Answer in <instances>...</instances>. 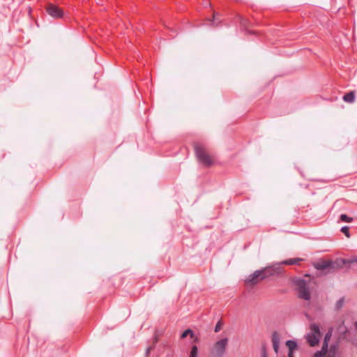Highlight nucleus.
I'll return each instance as SVG.
<instances>
[{
	"instance_id": "f03ea898",
	"label": "nucleus",
	"mask_w": 357,
	"mask_h": 357,
	"mask_svg": "<svg viewBox=\"0 0 357 357\" xmlns=\"http://www.w3.org/2000/svg\"><path fill=\"white\" fill-rule=\"evenodd\" d=\"M195 152L198 161L203 165L205 167H211L213 165V160L201 145H195Z\"/></svg>"
},
{
	"instance_id": "393cba45",
	"label": "nucleus",
	"mask_w": 357,
	"mask_h": 357,
	"mask_svg": "<svg viewBox=\"0 0 357 357\" xmlns=\"http://www.w3.org/2000/svg\"><path fill=\"white\" fill-rule=\"evenodd\" d=\"M151 350V347H148L146 351V356H148Z\"/></svg>"
},
{
	"instance_id": "20e7f679",
	"label": "nucleus",
	"mask_w": 357,
	"mask_h": 357,
	"mask_svg": "<svg viewBox=\"0 0 357 357\" xmlns=\"http://www.w3.org/2000/svg\"><path fill=\"white\" fill-rule=\"evenodd\" d=\"M229 340L227 337L217 341L211 349V354L214 357H223L226 352Z\"/></svg>"
},
{
	"instance_id": "412c9836",
	"label": "nucleus",
	"mask_w": 357,
	"mask_h": 357,
	"mask_svg": "<svg viewBox=\"0 0 357 357\" xmlns=\"http://www.w3.org/2000/svg\"><path fill=\"white\" fill-rule=\"evenodd\" d=\"M261 357H268L266 346L264 344L261 347Z\"/></svg>"
},
{
	"instance_id": "5701e85b",
	"label": "nucleus",
	"mask_w": 357,
	"mask_h": 357,
	"mask_svg": "<svg viewBox=\"0 0 357 357\" xmlns=\"http://www.w3.org/2000/svg\"><path fill=\"white\" fill-rule=\"evenodd\" d=\"M354 259H357L356 257H354ZM345 264H350L353 269L357 270V262L354 261V262L351 263L350 261H347V263Z\"/></svg>"
},
{
	"instance_id": "a878e982",
	"label": "nucleus",
	"mask_w": 357,
	"mask_h": 357,
	"mask_svg": "<svg viewBox=\"0 0 357 357\" xmlns=\"http://www.w3.org/2000/svg\"><path fill=\"white\" fill-rule=\"evenodd\" d=\"M354 327H355V329L357 331V321L354 322Z\"/></svg>"
},
{
	"instance_id": "4468645a",
	"label": "nucleus",
	"mask_w": 357,
	"mask_h": 357,
	"mask_svg": "<svg viewBox=\"0 0 357 357\" xmlns=\"http://www.w3.org/2000/svg\"><path fill=\"white\" fill-rule=\"evenodd\" d=\"M340 220L344 222H351L353 221V218L349 217L346 214H341L340 216Z\"/></svg>"
},
{
	"instance_id": "a211bd4d",
	"label": "nucleus",
	"mask_w": 357,
	"mask_h": 357,
	"mask_svg": "<svg viewBox=\"0 0 357 357\" xmlns=\"http://www.w3.org/2000/svg\"><path fill=\"white\" fill-rule=\"evenodd\" d=\"M332 336V329L328 330V331L325 334L324 342H329V340Z\"/></svg>"
},
{
	"instance_id": "4be33fe9",
	"label": "nucleus",
	"mask_w": 357,
	"mask_h": 357,
	"mask_svg": "<svg viewBox=\"0 0 357 357\" xmlns=\"http://www.w3.org/2000/svg\"><path fill=\"white\" fill-rule=\"evenodd\" d=\"M328 342H323V344H322V347H321V350L322 351H325V354H326L327 351H328Z\"/></svg>"
},
{
	"instance_id": "aec40b11",
	"label": "nucleus",
	"mask_w": 357,
	"mask_h": 357,
	"mask_svg": "<svg viewBox=\"0 0 357 357\" xmlns=\"http://www.w3.org/2000/svg\"><path fill=\"white\" fill-rule=\"evenodd\" d=\"M326 355L325 351H322L321 350L317 351L314 354L313 357H324Z\"/></svg>"
},
{
	"instance_id": "b1692460",
	"label": "nucleus",
	"mask_w": 357,
	"mask_h": 357,
	"mask_svg": "<svg viewBox=\"0 0 357 357\" xmlns=\"http://www.w3.org/2000/svg\"><path fill=\"white\" fill-rule=\"evenodd\" d=\"M288 357H294V351H289Z\"/></svg>"
},
{
	"instance_id": "f257e3e1",
	"label": "nucleus",
	"mask_w": 357,
	"mask_h": 357,
	"mask_svg": "<svg viewBox=\"0 0 357 357\" xmlns=\"http://www.w3.org/2000/svg\"><path fill=\"white\" fill-rule=\"evenodd\" d=\"M281 273L282 268L280 264H275L255 271L245 279V282L247 284L255 285L270 276L278 275Z\"/></svg>"
},
{
	"instance_id": "6e6552de",
	"label": "nucleus",
	"mask_w": 357,
	"mask_h": 357,
	"mask_svg": "<svg viewBox=\"0 0 357 357\" xmlns=\"http://www.w3.org/2000/svg\"><path fill=\"white\" fill-rule=\"evenodd\" d=\"M237 19L240 25L241 26L242 28L245 29V31H248L250 33H254V32L248 31V28L250 22L246 18L243 17L241 15H238Z\"/></svg>"
},
{
	"instance_id": "9b49d317",
	"label": "nucleus",
	"mask_w": 357,
	"mask_h": 357,
	"mask_svg": "<svg viewBox=\"0 0 357 357\" xmlns=\"http://www.w3.org/2000/svg\"><path fill=\"white\" fill-rule=\"evenodd\" d=\"M342 98L345 102L351 103L355 100V92L349 91V93L344 94Z\"/></svg>"
},
{
	"instance_id": "cd10ccee",
	"label": "nucleus",
	"mask_w": 357,
	"mask_h": 357,
	"mask_svg": "<svg viewBox=\"0 0 357 357\" xmlns=\"http://www.w3.org/2000/svg\"><path fill=\"white\" fill-rule=\"evenodd\" d=\"M327 357H334V356H328Z\"/></svg>"
},
{
	"instance_id": "7ed1b4c3",
	"label": "nucleus",
	"mask_w": 357,
	"mask_h": 357,
	"mask_svg": "<svg viewBox=\"0 0 357 357\" xmlns=\"http://www.w3.org/2000/svg\"><path fill=\"white\" fill-rule=\"evenodd\" d=\"M294 282L298 288V297L305 301H309L310 299V293L307 282L302 278L296 279Z\"/></svg>"
},
{
	"instance_id": "2eb2a0df",
	"label": "nucleus",
	"mask_w": 357,
	"mask_h": 357,
	"mask_svg": "<svg viewBox=\"0 0 357 357\" xmlns=\"http://www.w3.org/2000/svg\"><path fill=\"white\" fill-rule=\"evenodd\" d=\"M344 303V298L343 297L340 298L335 303V309L337 310H340L342 307Z\"/></svg>"
},
{
	"instance_id": "f8f14e48",
	"label": "nucleus",
	"mask_w": 357,
	"mask_h": 357,
	"mask_svg": "<svg viewBox=\"0 0 357 357\" xmlns=\"http://www.w3.org/2000/svg\"><path fill=\"white\" fill-rule=\"evenodd\" d=\"M286 345L289 348V351H294L298 347L297 342L293 340H287L286 342Z\"/></svg>"
},
{
	"instance_id": "0eeeda50",
	"label": "nucleus",
	"mask_w": 357,
	"mask_h": 357,
	"mask_svg": "<svg viewBox=\"0 0 357 357\" xmlns=\"http://www.w3.org/2000/svg\"><path fill=\"white\" fill-rule=\"evenodd\" d=\"M319 339L320 338L311 333H307L306 335V340L311 347L317 345L319 342Z\"/></svg>"
},
{
	"instance_id": "6ab92c4d",
	"label": "nucleus",
	"mask_w": 357,
	"mask_h": 357,
	"mask_svg": "<svg viewBox=\"0 0 357 357\" xmlns=\"http://www.w3.org/2000/svg\"><path fill=\"white\" fill-rule=\"evenodd\" d=\"M222 326V321H219L216 324V325H215V326L214 331H215V333L219 332V331L221 330Z\"/></svg>"
},
{
	"instance_id": "9d476101",
	"label": "nucleus",
	"mask_w": 357,
	"mask_h": 357,
	"mask_svg": "<svg viewBox=\"0 0 357 357\" xmlns=\"http://www.w3.org/2000/svg\"><path fill=\"white\" fill-rule=\"evenodd\" d=\"M303 260V259L301 258H292V259H289L284 260V261H282L281 263H280L279 264L280 266L282 264L294 265V264H298L300 261H301Z\"/></svg>"
},
{
	"instance_id": "1a4fd4ad",
	"label": "nucleus",
	"mask_w": 357,
	"mask_h": 357,
	"mask_svg": "<svg viewBox=\"0 0 357 357\" xmlns=\"http://www.w3.org/2000/svg\"><path fill=\"white\" fill-rule=\"evenodd\" d=\"M310 333L312 334H314V335H316L319 338L321 337V334L320 328H319V326L318 324H317L315 323L311 324L310 325Z\"/></svg>"
},
{
	"instance_id": "ddd939ff",
	"label": "nucleus",
	"mask_w": 357,
	"mask_h": 357,
	"mask_svg": "<svg viewBox=\"0 0 357 357\" xmlns=\"http://www.w3.org/2000/svg\"><path fill=\"white\" fill-rule=\"evenodd\" d=\"M188 335H190L191 337H193V336H194L193 331L190 328L186 329L185 331H184L182 333V334L181 335V338L183 339V338L186 337Z\"/></svg>"
},
{
	"instance_id": "bb28decb",
	"label": "nucleus",
	"mask_w": 357,
	"mask_h": 357,
	"mask_svg": "<svg viewBox=\"0 0 357 357\" xmlns=\"http://www.w3.org/2000/svg\"><path fill=\"white\" fill-rule=\"evenodd\" d=\"M215 20H216V19H215V15H214V16H213V24H215Z\"/></svg>"
},
{
	"instance_id": "f3484780",
	"label": "nucleus",
	"mask_w": 357,
	"mask_h": 357,
	"mask_svg": "<svg viewBox=\"0 0 357 357\" xmlns=\"http://www.w3.org/2000/svg\"><path fill=\"white\" fill-rule=\"evenodd\" d=\"M340 231L347 236L350 237L349 227L348 226H344L341 228Z\"/></svg>"
},
{
	"instance_id": "39448f33",
	"label": "nucleus",
	"mask_w": 357,
	"mask_h": 357,
	"mask_svg": "<svg viewBox=\"0 0 357 357\" xmlns=\"http://www.w3.org/2000/svg\"><path fill=\"white\" fill-rule=\"evenodd\" d=\"M47 13L54 18H61L63 16V11L61 8L54 4L50 3L47 6Z\"/></svg>"
},
{
	"instance_id": "dca6fc26",
	"label": "nucleus",
	"mask_w": 357,
	"mask_h": 357,
	"mask_svg": "<svg viewBox=\"0 0 357 357\" xmlns=\"http://www.w3.org/2000/svg\"><path fill=\"white\" fill-rule=\"evenodd\" d=\"M198 348L196 345H193L191 348L189 357H197Z\"/></svg>"
},
{
	"instance_id": "423d86ee",
	"label": "nucleus",
	"mask_w": 357,
	"mask_h": 357,
	"mask_svg": "<svg viewBox=\"0 0 357 357\" xmlns=\"http://www.w3.org/2000/svg\"><path fill=\"white\" fill-rule=\"evenodd\" d=\"M272 342L274 351L278 354L279 351L280 335L275 331L272 334Z\"/></svg>"
}]
</instances>
